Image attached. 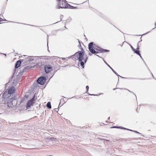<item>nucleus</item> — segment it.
Listing matches in <instances>:
<instances>
[{"label": "nucleus", "mask_w": 156, "mask_h": 156, "mask_svg": "<svg viewBox=\"0 0 156 156\" xmlns=\"http://www.w3.org/2000/svg\"><path fill=\"white\" fill-rule=\"evenodd\" d=\"M45 72L47 73L50 72L52 70V66L50 65H47L44 66Z\"/></svg>", "instance_id": "5"}, {"label": "nucleus", "mask_w": 156, "mask_h": 156, "mask_svg": "<svg viewBox=\"0 0 156 156\" xmlns=\"http://www.w3.org/2000/svg\"><path fill=\"white\" fill-rule=\"evenodd\" d=\"M42 66V63H41V65H40V66Z\"/></svg>", "instance_id": "20"}, {"label": "nucleus", "mask_w": 156, "mask_h": 156, "mask_svg": "<svg viewBox=\"0 0 156 156\" xmlns=\"http://www.w3.org/2000/svg\"><path fill=\"white\" fill-rule=\"evenodd\" d=\"M14 101H16V102H17V101H16V99H14Z\"/></svg>", "instance_id": "18"}, {"label": "nucleus", "mask_w": 156, "mask_h": 156, "mask_svg": "<svg viewBox=\"0 0 156 156\" xmlns=\"http://www.w3.org/2000/svg\"><path fill=\"white\" fill-rule=\"evenodd\" d=\"M75 55L78 58L79 61L80 62L81 66L83 68L84 64L87 62L88 58L87 56L84 55V50L82 49L81 51H78L76 52Z\"/></svg>", "instance_id": "1"}, {"label": "nucleus", "mask_w": 156, "mask_h": 156, "mask_svg": "<svg viewBox=\"0 0 156 156\" xmlns=\"http://www.w3.org/2000/svg\"><path fill=\"white\" fill-rule=\"evenodd\" d=\"M58 8H69V7L71 6L68 4L65 0H60L58 1Z\"/></svg>", "instance_id": "3"}, {"label": "nucleus", "mask_w": 156, "mask_h": 156, "mask_svg": "<svg viewBox=\"0 0 156 156\" xmlns=\"http://www.w3.org/2000/svg\"><path fill=\"white\" fill-rule=\"evenodd\" d=\"M155 27L156 28V23H155Z\"/></svg>", "instance_id": "17"}, {"label": "nucleus", "mask_w": 156, "mask_h": 156, "mask_svg": "<svg viewBox=\"0 0 156 156\" xmlns=\"http://www.w3.org/2000/svg\"><path fill=\"white\" fill-rule=\"evenodd\" d=\"M116 92H117V91H116ZM117 92H118V93H122L123 92V90H117Z\"/></svg>", "instance_id": "12"}, {"label": "nucleus", "mask_w": 156, "mask_h": 156, "mask_svg": "<svg viewBox=\"0 0 156 156\" xmlns=\"http://www.w3.org/2000/svg\"><path fill=\"white\" fill-rule=\"evenodd\" d=\"M49 156H53L52 155H50Z\"/></svg>", "instance_id": "21"}, {"label": "nucleus", "mask_w": 156, "mask_h": 156, "mask_svg": "<svg viewBox=\"0 0 156 156\" xmlns=\"http://www.w3.org/2000/svg\"><path fill=\"white\" fill-rule=\"evenodd\" d=\"M13 99L12 98L8 100V106L9 107H12L13 106L12 103V102Z\"/></svg>", "instance_id": "7"}, {"label": "nucleus", "mask_w": 156, "mask_h": 156, "mask_svg": "<svg viewBox=\"0 0 156 156\" xmlns=\"http://www.w3.org/2000/svg\"><path fill=\"white\" fill-rule=\"evenodd\" d=\"M1 15H0V21H2V19L1 18Z\"/></svg>", "instance_id": "14"}, {"label": "nucleus", "mask_w": 156, "mask_h": 156, "mask_svg": "<svg viewBox=\"0 0 156 156\" xmlns=\"http://www.w3.org/2000/svg\"><path fill=\"white\" fill-rule=\"evenodd\" d=\"M47 106L48 108H51V103L50 102H48L47 105Z\"/></svg>", "instance_id": "10"}, {"label": "nucleus", "mask_w": 156, "mask_h": 156, "mask_svg": "<svg viewBox=\"0 0 156 156\" xmlns=\"http://www.w3.org/2000/svg\"><path fill=\"white\" fill-rule=\"evenodd\" d=\"M86 89H87V91H88V90H89V86H86Z\"/></svg>", "instance_id": "13"}, {"label": "nucleus", "mask_w": 156, "mask_h": 156, "mask_svg": "<svg viewBox=\"0 0 156 156\" xmlns=\"http://www.w3.org/2000/svg\"><path fill=\"white\" fill-rule=\"evenodd\" d=\"M89 49L92 54H96L98 53L109 51V50L102 49L98 47L93 45V43H90L88 45Z\"/></svg>", "instance_id": "2"}, {"label": "nucleus", "mask_w": 156, "mask_h": 156, "mask_svg": "<svg viewBox=\"0 0 156 156\" xmlns=\"http://www.w3.org/2000/svg\"><path fill=\"white\" fill-rule=\"evenodd\" d=\"M21 62L20 61H18L17 62H16L15 67L16 68H18L20 65L21 64Z\"/></svg>", "instance_id": "9"}, {"label": "nucleus", "mask_w": 156, "mask_h": 156, "mask_svg": "<svg viewBox=\"0 0 156 156\" xmlns=\"http://www.w3.org/2000/svg\"><path fill=\"white\" fill-rule=\"evenodd\" d=\"M34 103V97L31 100L28 101L26 104V108L27 109L31 107Z\"/></svg>", "instance_id": "4"}, {"label": "nucleus", "mask_w": 156, "mask_h": 156, "mask_svg": "<svg viewBox=\"0 0 156 156\" xmlns=\"http://www.w3.org/2000/svg\"><path fill=\"white\" fill-rule=\"evenodd\" d=\"M134 51L136 53L139 55L140 56H141L140 55V51L139 50H135Z\"/></svg>", "instance_id": "11"}, {"label": "nucleus", "mask_w": 156, "mask_h": 156, "mask_svg": "<svg viewBox=\"0 0 156 156\" xmlns=\"http://www.w3.org/2000/svg\"><path fill=\"white\" fill-rule=\"evenodd\" d=\"M39 64H39H36V65H34V66L33 67H35L36 66H38Z\"/></svg>", "instance_id": "15"}, {"label": "nucleus", "mask_w": 156, "mask_h": 156, "mask_svg": "<svg viewBox=\"0 0 156 156\" xmlns=\"http://www.w3.org/2000/svg\"><path fill=\"white\" fill-rule=\"evenodd\" d=\"M114 73H115L116 74V73H115V72H114Z\"/></svg>", "instance_id": "22"}, {"label": "nucleus", "mask_w": 156, "mask_h": 156, "mask_svg": "<svg viewBox=\"0 0 156 156\" xmlns=\"http://www.w3.org/2000/svg\"><path fill=\"white\" fill-rule=\"evenodd\" d=\"M46 78L45 77L41 76L37 80V83L41 85H43L45 82Z\"/></svg>", "instance_id": "6"}, {"label": "nucleus", "mask_w": 156, "mask_h": 156, "mask_svg": "<svg viewBox=\"0 0 156 156\" xmlns=\"http://www.w3.org/2000/svg\"><path fill=\"white\" fill-rule=\"evenodd\" d=\"M15 91V89L14 87H12L9 88L8 90V93L9 94H12L14 93Z\"/></svg>", "instance_id": "8"}, {"label": "nucleus", "mask_w": 156, "mask_h": 156, "mask_svg": "<svg viewBox=\"0 0 156 156\" xmlns=\"http://www.w3.org/2000/svg\"><path fill=\"white\" fill-rule=\"evenodd\" d=\"M72 7H73L74 8H76V7H73V6H72Z\"/></svg>", "instance_id": "19"}, {"label": "nucleus", "mask_w": 156, "mask_h": 156, "mask_svg": "<svg viewBox=\"0 0 156 156\" xmlns=\"http://www.w3.org/2000/svg\"><path fill=\"white\" fill-rule=\"evenodd\" d=\"M113 128H120V127L114 126V127H113Z\"/></svg>", "instance_id": "16"}]
</instances>
